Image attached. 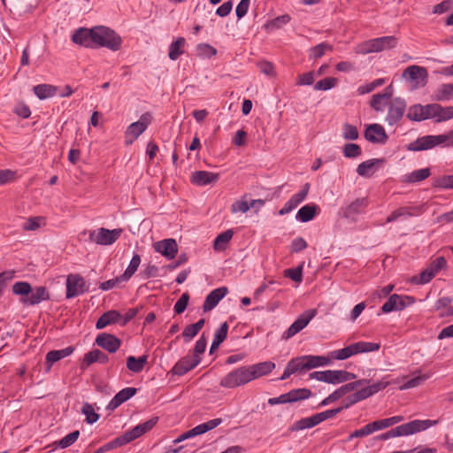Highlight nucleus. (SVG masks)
<instances>
[{
	"label": "nucleus",
	"mask_w": 453,
	"mask_h": 453,
	"mask_svg": "<svg viewBox=\"0 0 453 453\" xmlns=\"http://www.w3.org/2000/svg\"><path fill=\"white\" fill-rule=\"evenodd\" d=\"M438 424V420L431 419H415L410 422L402 424L386 433L380 434L377 438L381 441H387L391 438L400 436H409L428 429Z\"/></svg>",
	"instance_id": "obj_1"
},
{
	"label": "nucleus",
	"mask_w": 453,
	"mask_h": 453,
	"mask_svg": "<svg viewBox=\"0 0 453 453\" xmlns=\"http://www.w3.org/2000/svg\"><path fill=\"white\" fill-rule=\"evenodd\" d=\"M121 37L111 28L105 26L94 27L93 49L107 48L117 51L121 48Z\"/></svg>",
	"instance_id": "obj_2"
},
{
	"label": "nucleus",
	"mask_w": 453,
	"mask_h": 453,
	"mask_svg": "<svg viewBox=\"0 0 453 453\" xmlns=\"http://www.w3.org/2000/svg\"><path fill=\"white\" fill-rule=\"evenodd\" d=\"M395 45L396 38L395 36H382L359 43L356 47L355 52L357 54L366 55L389 50L395 47Z\"/></svg>",
	"instance_id": "obj_3"
},
{
	"label": "nucleus",
	"mask_w": 453,
	"mask_h": 453,
	"mask_svg": "<svg viewBox=\"0 0 453 453\" xmlns=\"http://www.w3.org/2000/svg\"><path fill=\"white\" fill-rule=\"evenodd\" d=\"M248 365L240 366L225 375L219 385L226 388H234L252 381Z\"/></svg>",
	"instance_id": "obj_4"
},
{
	"label": "nucleus",
	"mask_w": 453,
	"mask_h": 453,
	"mask_svg": "<svg viewBox=\"0 0 453 453\" xmlns=\"http://www.w3.org/2000/svg\"><path fill=\"white\" fill-rule=\"evenodd\" d=\"M342 411V408H335V409L326 410L325 411L317 413L311 417L303 418L296 421L293 424L290 430L291 431H300V430L314 427L317 425L320 424L321 422H323L328 418H334V416L339 414Z\"/></svg>",
	"instance_id": "obj_5"
},
{
	"label": "nucleus",
	"mask_w": 453,
	"mask_h": 453,
	"mask_svg": "<svg viewBox=\"0 0 453 453\" xmlns=\"http://www.w3.org/2000/svg\"><path fill=\"white\" fill-rule=\"evenodd\" d=\"M310 379H314L329 384H340L356 379V374L344 370H326L310 373Z\"/></svg>",
	"instance_id": "obj_6"
},
{
	"label": "nucleus",
	"mask_w": 453,
	"mask_h": 453,
	"mask_svg": "<svg viewBox=\"0 0 453 453\" xmlns=\"http://www.w3.org/2000/svg\"><path fill=\"white\" fill-rule=\"evenodd\" d=\"M153 119L150 112L142 114L139 120L130 124L125 133L126 144H132L151 124Z\"/></svg>",
	"instance_id": "obj_7"
},
{
	"label": "nucleus",
	"mask_w": 453,
	"mask_h": 453,
	"mask_svg": "<svg viewBox=\"0 0 453 453\" xmlns=\"http://www.w3.org/2000/svg\"><path fill=\"white\" fill-rule=\"evenodd\" d=\"M446 265L447 261L445 257H438L433 260L418 276H414L411 281L416 284H426L431 281L440 270L445 268Z\"/></svg>",
	"instance_id": "obj_8"
},
{
	"label": "nucleus",
	"mask_w": 453,
	"mask_h": 453,
	"mask_svg": "<svg viewBox=\"0 0 453 453\" xmlns=\"http://www.w3.org/2000/svg\"><path fill=\"white\" fill-rule=\"evenodd\" d=\"M122 229L117 228L109 230L101 227L89 233V241L99 245H111L114 243L121 235Z\"/></svg>",
	"instance_id": "obj_9"
},
{
	"label": "nucleus",
	"mask_w": 453,
	"mask_h": 453,
	"mask_svg": "<svg viewBox=\"0 0 453 453\" xmlns=\"http://www.w3.org/2000/svg\"><path fill=\"white\" fill-rule=\"evenodd\" d=\"M311 395V391L308 388L292 389L286 394H282L278 397L268 399L270 405L292 403L297 401L308 399Z\"/></svg>",
	"instance_id": "obj_10"
},
{
	"label": "nucleus",
	"mask_w": 453,
	"mask_h": 453,
	"mask_svg": "<svg viewBox=\"0 0 453 453\" xmlns=\"http://www.w3.org/2000/svg\"><path fill=\"white\" fill-rule=\"evenodd\" d=\"M317 310L310 309L302 313L296 321L283 333L282 339L288 340L303 330L316 316Z\"/></svg>",
	"instance_id": "obj_11"
},
{
	"label": "nucleus",
	"mask_w": 453,
	"mask_h": 453,
	"mask_svg": "<svg viewBox=\"0 0 453 453\" xmlns=\"http://www.w3.org/2000/svg\"><path fill=\"white\" fill-rule=\"evenodd\" d=\"M406 101L401 97H395L388 104V114L386 116V122L389 126L397 124L404 115L406 111Z\"/></svg>",
	"instance_id": "obj_12"
},
{
	"label": "nucleus",
	"mask_w": 453,
	"mask_h": 453,
	"mask_svg": "<svg viewBox=\"0 0 453 453\" xmlns=\"http://www.w3.org/2000/svg\"><path fill=\"white\" fill-rule=\"evenodd\" d=\"M223 422L222 418H218L214 419H211L205 423L200 424L192 429L181 434L180 436H178L174 441L173 443H179L187 439L193 438L197 435H201L205 434L206 432H209L214 428H216L218 426H219Z\"/></svg>",
	"instance_id": "obj_13"
},
{
	"label": "nucleus",
	"mask_w": 453,
	"mask_h": 453,
	"mask_svg": "<svg viewBox=\"0 0 453 453\" xmlns=\"http://www.w3.org/2000/svg\"><path fill=\"white\" fill-rule=\"evenodd\" d=\"M442 145L441 134L424 135L408 144L407 150L411 151H422Z\"/></svg>",
	"instance_id": "obj_14"
},
{
	"label": "nucleus",
	"mask_w": 453,
	"mask_h": 453,
	"mask_svg": "<svg viewBox=\"0 0 453 453\" xmlns=\"http://www.w3.org/2000/svg\"><path fill=\"white\" fill-rule=\"evenodd\" d=\"M415 299L409 296L391 295L387 302L382 305L381 311L388 313L394 311H403L408 305L414 303Z\"/></svg>",
	"instance_id": "obj_15"
},
{
	"label": "nucleus",
	"mask_w": 453,
	"mask_h": 453,
	"mask_svg": "<svg viewBox=\"0 0 453 453\" xmlns=\"http://www.w3.org/2000/svg\"><path fill=\"white\" fill-rule=\"evenodd\" d=\"M300 372L329 365L330 359L322 356L305 355L295 358Z\"/></svg>",
	"instance_id": "obj_16"
},
{
	"label": "nucleus",
	"mask_w": 453,
	"mask_h": 453,
	"mask_svg": "<svg viewBox=\"0 0 453 453\" xmlns=\"http://www.w3.org/2000/svg\"><path fill=\"white\" fill-rule=\"evenodd\" d=\"M88 290L84 279L79 274H70L66 279V298L78 296Z\"/></svg>",
	"instance_id": "obj_17"
},
{
	"label": "nucleus",
	"mask_w": 453,
	"mask_h": 453,
	"mask_svg": "<svg viewBox=\"0 0 453 453\" xmlns=\"http://www.w3.org/2000/svg\"><path fill=\"white\" fill-rule=\"evenodd\" d=\"M93 38L94 27L91 28L79 27L71 36V40L73 43L89 49H93Z\"/></svg>",
	"instance_id": "obj_18"
},
{
	"label": "nucleus",
	"mask_w": 453,
	"mask_h": 453,
	"mask_svg": "<svg viewBox=\"0 0 453 453\" xmlns=\"http://www.w3.org/2000/svg\"><path fill=\"white\" fill-rule=\"evenodd\" d=\"M95 342L98 347L107 350L110 353H115L121 346L120 339L111 334L107 333L99 334L96 336Z\"/></svg>",
	"instance_id": "obj_19"
},
{
	"label": "nucleus",
	"mask_w": 453,
	"mask_h": 453,
	"mask_svg": "<svg viewBox=\"0 0 453 453\" xmlns=\"http://www.w3.org/2000/svg\"><path fill=\"white\" fill-rule=\"evenodd\" d=\"M365 138L372 143L385 144L388 140V135L384 127L375 123L367 126L365 131Z\"/></svg>",
	"instance_id": "obj_20"
},
{
	"label": "nucleus",
	"mask_w": 453,
	"mask_h": 453,
	"mask_svg": "<svg viewBox=\"0 0 453 453\" xmlns=\"http://www.w3.org/2000/svg\"><path fill=\"white\" fill-rule=\"evenodd\" d=\"M154 250L168 259L175 257L178 252V245L174 239L169 238L157 242L153 244Z\"/></svg>",
	"instance_id": "obj_21"
},
{
	"label": "nucleus",
	"mask_w": 453,
	"mask_h": 453,
	"mask_svg": "<svg viewBox=\"0 0 453 453\" xmlns=\"http://www.w3.org/2000/svg\"><path fill=\"white\" fill-rule=\"evenodd\" d=\"M201 362L200 357H194L193 356H186L180 359L173 367L172 372L173 374L181 376L194 369Z\"/></svg>",
	"instance_id": "obj_22"
},
{
	"label": "nucleus",
	"mask_w": 453,
	"mask_h": 453,
	"mask_svg": "<svg viewBox=\"0 0 453 453\" xmlns=\"http://www.w3.org/2000/svg\"><path fill=\"white\" fill-rule=\"evenodd\" d=\"M393 87H386L382 93L375 94L372 96L370 105L376 111H383L389 99L393 96Z\"/></svg>",
	"instance_id": "obj_23"
},
{
	"label": "nucleus",
	"mask_w": 453,
	"mask_h": 453,
	"mask_svg": "<svg viewBox=\"0 0 453 453\" xmlns=\"http://www.w3.org/2000/svg\"><path fill=\"white\" fill-rule=\"evenodd\" d=\"M453 118V106H441L438 104H430V119L435 122L447 121Z\"/></svg>",
	"instance_id": "obj_24"
},
{
	"label": "nucleus",
	"mask_w": 453,
	"mask_h": 453,
	"mask_svg": "<svg viewBox=\"0 0 453 453\" xmlns=\"http://www.w3.org/2000/svg\"><path fill=\"white\" fill-rule=\"evenodd\" d=\"M227 292L228 289L226 287L218 288L211 291L205 297L203 305V311H210L215 308L219 302L225 297Z\"/></svg>",
	"instance_id": "obj_25"
},
{
	"label": "nucleus",
	"mask_w": 453,
	"mask_h": 453,
	"mask_svg": "<svg viewBox=\"0 0 453 453\" xmlns=\"http://www.w3.org/2000/svg\"><path fill=\"white\" fill-rule=\"evenodd\" d=\"M50 299V294L45 287H37L29 294V296L20 299L24 305H36L42 301Z\"/></svg>",
	"instance_id": "obj_26"
},
{
	"label": "nucleus",
	"mask_w": 453,
	"mask_h": 453,
	"mask_svg": "<svg viewBox=\"0 0 453 453\" xmlns=\"http://www.w3.org/2000/svg\"><path fill=\"white\" fill-rule=\"evenodd\" d=\"M367 206L365 198H357L347 207L342 209V215L345 219L356 220L358 214Z\"/></svg>",
	"instance_id": "obj_27"
},
{
	"label": "nucleus",
	"mask_w": 453,
	"mask_h": 453,
	"mask_svg": "<svg viewBox=\"0 0 453 453\" xmlns=\"http://www.w3.org/2000/svg\"><path fill=\"white\" fill-rule=\"evenodd\" d=\"M407 118L411 121H422L430 119V104H419L411 105L407 111Z\"/></svg>",
	"instance_id": "obj_28"
},
{
	"label": "nucleus",
	"mask_w": 453,
	"mask_h": 453,
	"mask_svg": "<svg viewBox=\"0 0 453 453\" xmlns=\"http://www.w3.org/2000/svg\"><path fill=\"white\" fill-rule=\"evenodd\" d=\"M137 392L135 388H125L118 392L107 405V410L114 411L126 401L133 397Z\"/></svg>",
	"instance_id": "obj_29"
},
{
	"label": "nucleus",
	"mask_w": 453,
	"mask_h": 453,
	"mask_svg": "<svg viewBox=\"0 0 453 453\" xmlns=\"http://www.w3.org/2000/svg\"><path fill=\"white\" fill-rule=\"evenodd\" d=\"M248 367L251 373V378L254 380L264 375L269 374L275 368V364L272 361H265L248 365Z\"/></svg>",
	"instance_id": "obj_30"
},
{
	"label": "nucleus",
	"mask_w": 453,
	"mask_h": 453,
	"mask_svg": "<svg viewBox=\"0 0 453 453\" xmlns=\"http://www.w3.org/2000/svg\"><path fill=\"white\" fill-rule=\"evenodd\" d=\"M219 175L207 171H196L191 174V182L197 186H205L217 181Z\"/></svg>",
	"instance_id": "obj_31"
},
{
	"label": "nucleus",
	"mask_w": 453,
	"mask_h": 453,
	"mask_svg": "<svg viewBox=\"0 0 453 453\" xmlns=\"http://www.w3.org/2000/svg\"><path fill=\"white\" fill-rule=\"evenodd\" d=\"M122 315L118 311H106L97 319L96 327V329H103L109 325L120 323Z\"/></svg>",
	"instance_id": "obj_32"
},
{
	"label": "nucleus",
	"mask_w": 453,
	"mask_h": 453,
	"mask_svg": "<svg viewBox=\"0 0 453 453\" xmlns=\"http://www.w3.org/2000/svg\"><path fill=\"white\" fill-rule=\"evenodd\" d=\"M109 361V357L106 354L102 352L100 349H93L87 354H85L81 367L85 368L95 362H98L100 364H105Z\"/></svg>",
	"instance_id": "obj_33"
},
{
	"label": "nucleus",
	"mask_w": 453,
	"mask_h": 453,
	"mask_svg": "<svg viewBox=\"0 0 453 453\" xmlns=\"http://www.w3.org/2000/svg\"><path fill=\"white\" fill-rule=\"evenodd\" d=\"M421 213L420 207H400L394 211L388 218L387 222L390 223L395 221L402 217H413Z\"/></svg>",
	"instance_id": "obj_34"
},
{
	"label": "nucleus",
	"mask_w": 453,
	"mask_h": 453,
	"mask_svg": "<svg viewBox=\"0 0 453 453\" xmlns=\"http://www.w3.org/2000/svg\"><path fill=\"white\" fill-rule=\"evenodd\" d=\"M383 163V158H372L364 161L358 165L357 173L362 177H369L374 171L375 166L382 165Z\"/></svg>",
	"instance_id": "obj_35"
},
{
	"label": "nucleus",
	"mask_w": 453,
	"mask_h": 453,
	"mask_svg": "<svg viewBox=\"0 0 453 453\" xmlns=\"http://www.w3.org/2000/svg\"><path fill=\"white\" fill-rule=\"evenodd\" d=\"M404 77L409 78L411 81H417L421 79L423 83H426L427 78V70L425 67L418 65H410L408 66L403 74Z\"/></svg>",
	"instance_id": "obj_36"
},
{
	"label": "nucleus",
	"mask_w": 453,
	"mask_h": 453,
	"mask_svg": "<svg viewBox=\"0 0 453 453\" xmlns=\"http://www.w3.org/2000/svg\"><path fill=\"white\" fill-rule=\"evenodd\" d=\"M318 210V205L314 203L306 204L299 209L296 215V219L303 223L311 221L315 217Z\"/></svg>",
	"instance_id": "obj_37"
},
{
	"label": "nucleus",
	"mask_w": 453,
	"mask_h": 453,
	"mask_svg": "<svg viewBox=\"0 0 453 453\" xmlns=\"http://www.w3.org/2000/svg\"><path fill=\"white\" fill-rule=\"evenodd\" d=\"M147 363H148V356L147 355H142L139 357H135L134 356H129L127 358V369L134 373L141 372L144 369V366L147 365Z\"/></svg>",
	"instance_id": "obj_38"
},
{
	"label": "nucleus",
	"mask_w": 453,
	"mask_h": 453,
	"mask_svg": "<svg viewBox=\"0 0 453 453\" xmlns=\"http://www.w3.org/2000/svg\"><path fill=\"white\" fill-rule=\"evenodd\" d=\"M367 382V380H358L353 382H349L348 384H345L342 386L341 388H337L331 394V398H333L334 401L340 399L343 395H345L347 393L355 390L357 387L363 386Z\"/></svg>",
	"instance_id": "obj_39"
},
{
	"label": "nucleus",
	"mask_w": 453,
	"mask_h": 453,
	"mask_svg": "<svg viewBox=\"0 0 453 453\" xmlns=\"http://www.w3.org/2000/svg\"><path fill=\"white\" fill-rule=\"evenodd\" d=\"M73 350V347L68 346L62 349L49 351L46 355V363L48 364L49 368L57 361L70 356Z\"/></svg>",
	"instance_id": "obj_40"
},
{
	"label": "nucleus",
	"mask_w": 453,
	"mask_h": 453,
	"mask_svg": "<svg viewBox=\"0 0 453 453\" xmlns=\"http://www.w3.org/2000/svg\"><path fill=\"white\" fill-rule=\"evenodd\" d=\"M33 90L39 99L44 100L56 96L58 88L50 84H39L35 86Z\"/></svg>",
	"instance_id": "obj_41"
},
{
	"label": "nucleus",
	"mask_w": 453,
	"mask_h": 453,
	"mask_svg": "<svg viewBox=\"0 0 453 453\" xmlns=\"http://www.w3.org/2000/svg\"><path fill=\"white\" fill-rule=\"evenodd\" d=\"M434 99L437 101H449L453 99V83L440 85L434 91Z\"/></svg>",
	"instance_id": "obj_42"
},
{
	"label": "nucleus",
	"mask_w": 453,
	"mask_h": 453,
	"mask_svg": "<svg viewBox=\"0 0 453 453\" xmlns=\"http://www.w3.org/2000/svg\"><path fill=\"white\" fill-rule=\"evenodd\" d=\"M204 322V319H201L195 324L186 326L181 334L184 341L186 342H190L203 328Z\"/></svg>",
	"instance_id": "obj_43"
},
{
	"label": "nucleus",
	"mask_w": 453,
	"mask_h": 453,
	"mask_svg": "<svg viewBox=\"0 0 453 453\" xmlns=\"http://www.w3.org/2000/svg\"><path fill=\"white\" fill-rule=\"evenodd\" d=\"M357 354L354 343L337 350H334L330 353V357L336 360H345L353 355Z\"/></svg>",
	"instance_id": "obj_44"
},
{
	"label": "nucleus",
	"mask_w": 453,
	"mask_h": 453,
	"mask_svg": "<svg viewBox=\"0 0 453 453\" xmlns=\"http://www.w3.org/2000/svg\"><path fill=\"white\" fill-rule=\"evenodd\" d=\"M333 49V45L327 42H321L310 49L309 57L310 58L318 59L322 58L326 51H332Z\"/></svg>",
	"instance_id": "obj_45"
},
{
	"label": "nucleus",
	"mask_w": 453,
	"mask_h": 453,
	"mask_svg": "<svg viewBox=\"0 0 453 453\" xmlns=\"http://www.w3.org/2000/svg\"><path fill=\"white\" fill-rule=\"evenodd\" d=\"M141 264V257L138 254H134L126 269V271L121 274L122 280H128L137 271L139 265Z\"/></svg>",
	"instance_id": "obj_46"
},
{
	"label": "nucleus",
	"mask_w": 453,
	"mask_h": 453,
	"mask_svg": "<svg viewBox=\"0 0 453 453\" xmlns=\"http://www.w3.org/2000/svg\"><path fill=\"white\" fill-rule=\"evenodd\" d=\"M184 44L185 39L183 37H180L176 41L173 42L169 47V58L172 60H176L183 53L181 49Z\"/></svg>",
	"instance_id": "obj_47"
},
{
	"label": "nucleus",
	"mask_w": 453,
	"mask_h": 453,
	"mask_svg": "<svg viewBox=\"0 0 453 453\" xmlns=\"http://www.w3.org/2000/svg\"><path fill=\"white\" fill-rule=\"evenodd\" d=\"M45 226V219L42 217H31L28 218L22 225V229L25 231H36L41 226Z\"/></svg>",
	"instance_id": "obj_48"
},
{
	"label": "nucleus",
	"mask_w": 453,
	"mask_h": 453,
	"mask_svg": "<svg viewBox=\"0 0 453 453\" xmlns=\"http://www.w3.org/2000/svg\"><path fill=\"white\" fill-rule=\"evenodd\" d=\"M430 174L431 173L429 168H423L411 172L405 176V179L407 181L414 183L426 180L430 176Z\"/></svg>",
	"instance_id": "obj_49"
},
{
	"label": "nucleus",
	"mask_w": 453,
	"mask_h": 453,
	"mask_svg": "<svg viewBox=\"0 0 453 453\" xmlns=\"http://www.w3.org/2000/svg\"><path fill=\"white\" fill-rule=\"evenodd\" d=\"M12 292L14 295L21 296V298L27 297L32 292V287L27 281H18L12 285Z\"/></svg>",
	"instance_id": "obj_50"
},
{
	"label": "nucleus",
	"mask_w": 453,
	"mask_h": 453,
	"mask_svg": "<svg viewBox=\"0 0 453 453\" xmlns=\"http://www.w3.org/2000/svg\"><path fill=\"white\" fill-rule=\"evenodd\" d=\"M143 434V431L142 429V426L137 425L134 428H132L129 431H127L124 434L120 435V439L123 442V444H127L130 441L139 438L141 435Z\"/></svg>",
	"instance_id": "obj_51"
},
{
	"label": "nucleus",
	"mask_w": 453,
	"mask_h": 453,
	"mask_svg": "<svg viewBox=\"0 0 453 453\" xmlns=\"http://www.w3.org/2000/svg\"><path fill=\"white\" fill-rule=\"evenodd\" d=\"M233 231L232 230H226L221 234H219L215 241H214V249L216 250H224L226 247V244L232 239L233 237Z\"/></svg>",
	"instance_id": "obj_52"
},
{
	"label": "nucleus",
	"mask_w": 453,
	"mask_h": 453,
	"mask_svg": "<svg viewBox=\"0 0 453 453\" xmlns=\"http://www.w3.org/2000/svg\"><path fill=\"white\" fill-rule=\"evenodd\" d=\"M342 153L345 157L355 158L362 154V150L357 143H347L342 148Z\"/></svg>",
	"instance_id": "obj_53"
},
{
	"label": "nucleus",
	"mask_w": 453,
	"mask_h": 453,
	"mask_svg": "<svg viewBox=\"0 0 453 453\" xmlns=\"http://www.w3.org/2000/svg\"><path fill=\"white\" fill-rule=\"evenodd\" d=\"M81 412L86 416L85 420L88 424H94L99 418V415L95 411L93 406L88 403H83Z\"/></svg>",
	"instance_id": "obj_54"
},
{
	"label": "nucleus",
	"mask_w": 453,
	"mask_h": 453,
	"mask_svg": "<svg viewBox=\"0 0 453 453\" xmlns=\"http://www.w3.org/2000/svg\"><path fill=\"white\" fill-rule=\"evenodd\" d=\"M354 346L355 349L357 350V354L372 352L380 349L379 343L368 342H358L354 343Z\"/></svg>",
	"instance_id": "obj_55"
},
{
	"label": "nucleus",
	"mask_w": 453,
	"mask_h": 453,
	"mask_svg": "<svg viewBox=\"0 0 453 453\" xmlns=\"http://www.w3.org/2000/svg\"><path fill=\"white\" fill-rule=\"evenodd\" d=\"M338 80L333 77H327L316 82L314 85L315 90H329L337 85Z\"/></svg>",
	"instance_id": "obj_56"
},
{
	"label": "nucleus",
	"mask_w": 453,
	"mask_h": 453,
	"mask_svg": "<svg viewBox=\"0 0 453 453\" xmlns=\"http://www.w3.org/2000/svg\"><path fill=\"white\" fill-rule=\"evenodd\" d=\"M80 432L78 430H75L65 437H63L61 440H59L57 443L58 446L61 449H65L71 445H73L79 438Z\"/></svg>",
	"instance_id": "obj_57"
},
{
	"label": "nucleus",
	"mask_w": 453,
	"mask_h": 453,
	"mask_svg": "<svg viewBox=\"0 0 453 453\" xmlns=\"http://www.w3.org/2000/svg\"><path fill=\"white\" fill-rule=\"evenodd\" d=\"M196 51H197L198 56H200L202 58H210L217 54V50L213 46H211L208 43L198 44L196 47Z\"/></svg>",
	"instance_id": "obj_58"
},
{
	"label": "nucleus",
	"mask_w": 453,
	"mask_h": 453,
	"mask_svg": "<svg viewBox=\"0 0 453 453\" xmlns=\"http://www.w3.org/2000/svg\"><path fill=\"white\" fill-rule=\"evenodd\" d=\"M247 195H244L241 200H237L231 205V212L237 213L242 212L245 213L250 210V204L246 200Z\"/></svg>",
	"instance_id": "obj_59"
},
{
	"label": "nucleus",
	"mask_w": 453,
	"mask_h": 453,
	"mask_svg": "<svg viewBox=\"0 0 453 453\" xmlns=\"http://www.w3.org/2000/svg\"><path fill=\"white\" fill-rule=\"evenodd\" d=\"M434 186L444 189H453V174L437 178L434 180Z\"/></svg>",
	"instance_id": "obj_60"
},
{
	"label": "nucleus",
	"mask_w": 453,
	"mask_h": 453,
	"mask_svg": "<svg viewBox=\"0 0 453 453\" xmlns=\"http://www.w3.org/2000/svg\"><path fill=\"white\" fill-rule=\"evenodd\" d=\"M342 136L345 140H357L358 138L357 128L349 123H345L342 127Z\"/></svg>",
	"instance_id": "obj_61"
},
{
	"label": "nucleus",
	"mask_w": 453,
	"mask_h": 453,
	"mask_svg": "<svg viewBox=\"0 0 453 453\" xmlns=\"http://www.w3.org/2000/svg\"><path fill=\"white\" fill-rule=\"evenodd\" d=\"M429 378L428 375H418L416 376L409 380H407L404 384H403L400 387L401 390H405L412 388H416L419 386L421 383H423L425 380H426Z\"/></svg>",
	"instance_id": "obj_62"
},
{
	"label": "nucleus",
	"mask_w": 453,
	"mask_h": 453,
	"mask_svg": "<svg viewBox=\"0 0 453 453\" xmlns=\"http://www.w3.org/2000/svg\"><path fill=\"white\" fill-rule=\"evenodd\" d=\"M296 372H300L299 368L296 363L295 358H292L287 365L282 375L280 377V380H287L292 374Z\"/></svg>",
	"instance_id": "obj_63"
},
{
	"label": "nucleus",
	"mask_w": 453,
	"mask_h": 453,
	"mask_svg": "<svg viewBox=\"0 0 453 453\" xmlns=\"http://www.w3.org/2000/svg\"><path fill=\"white\" fill-rule=\"evenodd\" d=\"M188 301H189V295L188 293H183L181 295V296L178 299L176 303L174 304L173 310H174L175 313H177V314L182 313L186 310Z\"/></svg>",
	"instance_id": "obj_64"
}]
</instances>
